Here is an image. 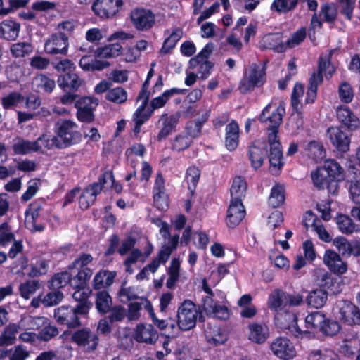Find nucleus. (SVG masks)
Masks as SVG:
<instances>
[{
    "mask_svg": "<svg viewBox=\"0 0 360 360\" xmlns=\"http://www.w3.org/2000/svg\"><path fill=\"white\" fill-rule=\"evenodd\" d=\"M268 307L276 312V319L283 329L288 330L295 338L302 339L303 337L309 338L311 333L308 331H302L297 325V317L295 313L285 310V291L276 288L269 295L267 300Z\"/></svg>",
    "mask_w": 360,
    "mask_h": 360,
    "instance_id": "obj_1",
    "label": "nucleus"
},
{
    "mask_svg": "<svg viewBox=\"0 0 360 360\" xmlns=\"http://www.w3.org/2000/svg\"><path fill=\"white\" fill-rule=\"evenodd\" d=\"M285 113V104L280 102L278 105L274 101L269 103L262 110L259 115L262 122L269 123V129L271 131L268 135L270 148L281 147L278 140V129L282 122L283 117Z\"/></svg>",
    "mask_w": 360,
    "mask_h": 360,
    "instance_id": "obj_2",
    "label": "nucleus"
},
{
    "mask_svg": "<svg viewBox=\"0 0 360 360\" xmlns=\"http://www.w3.org/2000/svg\"><path fill=\"white\" fill-rule=\"evenodd\" d=\"M56 133L63 148L79 143L82 138L77 124L70 120H58L56 124Z\"/></svg>",
    "mask_w": 360,
    "mask_h": 360,
    "instance_id": "obj_3",
    "label": "nucleus"
},
{
    "mask_svg": "<svg viewBox=\"0 0 360 360\" xmlns=\"http://www.w3.org/2000/svg\"><path fill=\"white\" fill-rule=\"evenodd\" d=\"M265 68L261 64L253 63L245 71L244 76L240 80L239 89L241 93L247 94L261 86L265 82Z\"/></svg>",
    "mask_w": 360,
    "mask_h": 360,
    "instance_id": "obj_4",
    "label": "nucleus"
},
{
    "mask_svg": "<svg viewBox=\"0 0 360 360\" xmlns=\"http://www.w3.org/2000/svg\"><path fill=\"white\" fill-rule=\"evenodd\" d=\"M199 311L191 300H186L180 304L176 311V323L182 331H188L196 326Z\"/></svg>",
    "mask_w": 360,
    "mask_h": 360,
    "instance_id": "obj_5",
    "label": "nucleus"
},
{
    "mask_svg": "<svg viewBox=\"0 0 360 360\" xmlns=\"http://www.w3.org/2000/svg\"><path fill=\"white\" fill-rule=\"evenodd\" d=\"M107 179H112V172L111 171H105L98 178V182L93 183L85 188L79 200L81 209L86 210L95 202L98 194L101 193L103 187L107 183Z\"/></svg>",
    "mask_w": 360,
    "mask_h": 360,
    "instance_id": "obj_6",
    "label": "nucleus"
},
{
    "mask_svg": "<svg viewBox=\"0 0 360 360\" xmlns=\"http://www.w3.org/2000/svg\"><path fill=\"white\" fill-rule=\"evenodd\" d=\"M270 350L280 360H293L297 355L295 345L285 337L275 338L270 345Z\"/></svg>",
    "mask_w": 360,
    "mask_h": 360,
    "instance_id": "obj_7",
    "label": "nucleus"
},
{
    "mask_svg": "<svg viewBox=\"0 0 360 360\" xmlns=\"http://www.w3.org/2000/svg\"><path fill=\"white\" fill-rule=\"evenodd\" d=\"M98 105V100L92 96H83L75 103L76 116L79 121L90 123L94 120V111Z\"/></svg>",
    "mask_w": 360,
    "mask_h": 360,
    "instance_id": "obj_8",
    "label": "nucleus"
},
{
    "mask_svg": "<svg viewBox=\"0 0 360 360\" xmlns=\"http://www.w3.org/2000/svg\"><path fill=\"white\" fill-rule=\"evenodd\" d=\"M69 47V38L62 32L51 34L44 42V51L49 55H67Z\"/></svg>",
    "mask_w": 360,
    "mask_h": 360,
    "instance_id": "obj_9",
    "label": "nucleus"
},
{
    "mask_svg": "<svg viewBox=\"0 0 360 360\" xmlns=\"http://www.w3.org/2000/svg\"><path fill=\"white\" fill-rule=\"evenodd\" d=\"M123 5V0H95L91 8L99 18H110L122 9Z\"/></svg>",
    "mask_w": 360,
    "mask_h": 360,
    "instance_id": "obj_10",
    "label": "nucleus"
},
{
    "mask_svg": "<svg viewBox=\"0 0 360 360\" xmlns=\"http://www.w3.org/2000/svg\"><path fill=\"white\" fill-rule=\"evenodd\" d=\"M72 340L86 352L95 351L99 342L98 335L88 328L75 331L72 336Z\"/></svg>",
    "mask_w": 360,
    "mask_h": 360,
    "instance_id": "obj_11",
    "label": "nucleus"
},
{
    "mask_svg": "<svg viewBox=\"0 0 360 360\" xmlns=\"http://www.w3.org/2000/svg\"><path fill=\"white\" fill-rule=\"evenodd\" d=\"M213 46L212 44H207L200 51V52L189 61L190 66L192 68H198V74L202 79H205L210 73L212 64L207 60L210 55L212 51Z\"/></svg>",
    "mask_w": 360,
    "mask_h": 360,
    "instance_id": "obj_12",
    "label": "nucleus"
},
{
    "mask_svg": "<svg viewBox=\"0 0 360 360\" xmlns=\"http://www.w3.org/2000/svg\"><path fill=\"white\" fill-rule=\"evenodd\" d=\"M81 315L77 308L62 306L55 309L54 317L60 324L67 325L69 328H76L81 325L79 316Z\"/></svg>",
    "mask_w": 360,
    "mask_h": 360,
    "instance_id": "obj_13",
    "label": "nucleus"
},
{
    "mask_svg": "<svg viewBox=\"0 0 360 360\" xmlns=\"http://www.w3.org/2000/svg\"><path fill=\"white\" fill-rule=\"evenodd\" d=\"M11 243L8 257L11 259L16 257L23 250V245L21 240H15L14 235L10 231L8 224L4 223L0 226V245L6 246Z\"/></svg>",
    "mask_w": 360,
    "mask_h": 360,
    "instance_id": "obj_14",
    "label": "nucleus"
},
{
    "mask_svg": "<svg viewBox=\"0 0 360 360\" xmlns=\"http://www.w3.org/2000/svg\"><path fill=\"white\" fill-rule=\"evenodd\" d=\"M327 136L333 146L340 153H347L349 150L350 137L339 127H330Z\"/></svg>",
    "mask_w": 360,
    "mask_h": 360,
    "instance_id": "obj_15",
    "label": "nucleus"
},
{
    "mask_svg": "<svg viewBox=\"0 0 360 360\" xmlns=\"http://www.w3.org/2000/svg\"><path fill=\"white\" fill-rule=\"evenodd\" d=\"M131 20L134 26L141 31L150 29L155 24V16L147 9L136 8L131 13Z\"/></svg>",
    "mask_w": 360,
    "mask_h": 360,
    "instance_id": "obj_16",
    "label": "nucleus"
},
{
    "mask_svg": "<svg viewBox=\"0 0 360 360\" xmlns=\"http://www.w3.org/2000/svg\"><path fill=\"white\" fill-rule=\"evenodd\" d=\"M266 154V143L261 140L255 141L250 146L248 153L252 167L255 169L261 167Z\"/></svg>",
    "mask_w": 360,
    "mask_h": 360,
    "instance_id": "obj_17",
    "label": "nucleus"
},
{
    "mask_svg": "<svg viewBox=\"0 0 360 360\" xmlns=\"http://www.w3.org/2000/svg\"><path fill=\"white\" fill-rule=\"evenodd\" d=\"M133 337L138 342L153 345L158 339V333L151 324L140 323L134 329Z\"/></svg>",
    "mask_w": 360,
    "mask_h": 360,
    "instance_id": "obj_18",
    "label": "nucleus"
},
{
    "mask_svg": "<svg viewBox=\"0 0 360 360\" xmlns=\"http://www.w3.org/2000/svg\"><path fill=\"white\" fill-rule=\"evenodd\" d=\"M179 120V114L176 113L169 115L167 113L162 114L158 120L160 131L157 136L158 141L166 139L173 131Z\"/></svg>",
    "mask_w": 360,
    "mask_h": 360,
    "instance_id": "obj_19",
    "label": "nucleus"
},
{
    "mask_svg": "<svg viewBox=\"0 0 360 360\" xmlns=\"http://www.w3.org/2000/svg\"><path fill=\"white\" fill-rule=\"evenodd\" d=\"M153 200L155 206L160 210L168 207V198L165 187V180L161 174H158L153 186Z\"/></svg>",
    "mask_w": 360,
    "mask_h": 360,
    "instance_id": "obj_20",
    "label": "nucleus"
},
{
    "mask_svg": "<svg viewBox=\"0 0 360 360\" xmlns=\"http://www.w3.org/2000/svg\"><path fill=\"white\" fill-rule=\"evenodd\" d=\"M323 262L335 274H343L347 271V263L333 250H328L325 252Z\"/></svg>",
    "mask_w": 360,
    "mask_h": 360,
    "instance_id": "obj_21",
    "label": "nucleus"
},
{
    "mask_svg": "<svg viewBox=\"0 0 360 360\" xmlns=\"http://www.w3.org/2000/svg\"><path fill=\"white\" fill-rule=\"evenodd\" d=\"M41 206L39 203H32L25 212V226L31 231H41L44 229V224L39 221V212Z\"/></svg>",
    "mask_w": 360,
    "mask_h": 360,
    "instance_id": "obj_22",
    "label": "nucleus"
},
{
    "mask_svg": "<svg viewBox=\"0 0 360 360\" xmlns=\"http://www.w3.org/2000/svg\"><path fill=\"white\" fill-rule=\"evenodd\" d=\"M245 215V210L242 201L231 200L227 211V225L231 228L236 227L240 223Z\"/></svg>",
    "mask_w": 360,
    "mask_h": 360,
    "instance_id": "obj_23",
    "label": "nucleus"
},
{
    "mask_svg": "<svg viewBox=\"0 0 360 360\" xmlns=\"http://www.w3.org/2000/svg\"><path fill=\"white\" fill-rule=\"evenodd\" d=\"M340 313L341 319L348 325L360 324V311L353 303L344 301L340 307Z\"/></svg>",
    "mask_w": 360,
    "mask_h": 360,
    "instance_id": "obj_24",
    "label": "nucleus"
},
{
    "mask_svg": "<svg viewBox=\"0 0 360 360\" xmlns=\"http://www.w3.org/2000/svg\"><path fill=\"white\" fill-rule=\"evenodd\" d=\"M337 118L349 130L355 131L360 127L359 119L353 113L347 106H340L338 108Z\"/></svg>",
    "mask_w": 360,
    "mask_h": 360,
    "instance_id": "obj_25",
    "label": "nucleus"
},
{
    "mask_svg": "<svg viewBox=\"0 0 360 360\" xmlns=\"http://www.w3.org/2000/svg\"><path fill=\"white\" fill-rule=\"evenodd\" d=\"M248 338L256 344H263L269 336V330L264 323H252L248 326Z\"/></svg>",
    "mask_w": 360,
    "mask_h": 360,
    "instance_id": "obj_26",
    "label": "nucleus"
},
{
    "mask_svg": "<svg viewBox=\"0 0 360 360\" xmlns=\"http://www.w3.org/2000/svg\"><path fill=\"white\" fill-rule=\"evenodd\" d=\"M333 245L339 252L344 257H349L352 255L358 257L360 255V242H349L344 237H337L333 240Z\"/></svg>",
    "mask_w": 360,
    "mask_h": 360,
    "instance_id": "obj_27",
    "label": "nucleus"
},
{
    "mask_svg": "<svg viewBox=\"0 0 360 360\" xmlns=\"http://www.w3.org/2000/svg\"><path fill=\"white\" fill-rule=\"evenodd\" d=\"M77 288L72 294L73 299L78 302L75 307L81 315H86L91 307V303L88 301L90 291L84 287H73Z\"/></svg>",
    "mask_w": 360,
    "mask_h": 360,
    "instance_id": "obj_28",
    "label": "nucleus"
},
{
    "mask_svg": "<svg viewBox=\"0 0 360 360\" xmlns=\"http://www.w3.org/2000/svg\"><path fill=\"white\" fill-rule=\"evenodd\" d=\"M326 172L328 178L333 184L344 179V169L334 159H328L324 162L321 167Z\"/></svg>",
    "mask_w": 360,
    "mask_h": 360,
    "instance_id": "obj_29",
    "label": "nucleus"
},
{
    "mask_svg": "<svg viewBox=\"0 0 360 360\" xmlns=\"http://www.w3.org/2000/svg\"><path fill=\"white\" fill-rule=\"evenodd\" d=\"M46 323V317L33 316L29 314L22 315L18 321L21 330H37Z\"/></svg>",
    "mask_w": 360,
    "mask_h": 360,
    "instance_id": "obj_30",
    "label": "nucleus"
},
{
    "mask_svg": "<svg viewBox=\"0 0 360 360\" xmlns=\"http://www.w3.org/2000/svg\"><path fill=\"white\" fill-rule=\"evenodd\" d=\"M58 86L63 91H77L82 84V79L74 72H68L58 77Z\"/></svg>",
    "mask_w": 360,
    "mask_h": 360,
    "instance_id": "obj_31",
    "label": "nucleus"
},
{
    "mask_svg": "<svg viewBox=\"0 0 360 360\" xmlns=\"http://www.w3.org/2000/svg\"><path fill=\"white\" fill-rule=\"evenodd\" d=\"M13 150L16 155H26L39 151L37 142L31 141L18 136L13 139Z\"/></svg>",
    "mask_w": 360,
    "mask_h": 360,
    "instance_id": "obj_32",
    "label": "nucleus"
},
{
    "mask_svg": "<svg viewBox=\"0 0 360 360\" xmlns=\"http://www.w3.org/2000/svg\"><path fill=\"white\" fill-rule=\"evenodd\" d=\"M239 126L232 120L226 127L225 145L230 151L235 150L238 146Z\"/></svg>",
    "mask_w": 360,
    "mask_h": 360,
    "instance_id": "obj_33",
    "label": "nucleus"
},
{
    "mask_svg": "<svg viewBox=\"0 0 360 360\" xmlns=\"http://www.w3.org/2000/svg\"><path fill=\"white\" fill-rule=\"evenodd\" d=\"M261 45L266 49H274L278 53L285 50V44L282 41L281 33H271L264 35L261 41Z\"/></svg>",
    "mask_w": 360,
    "mask_h": 360,
    "instance_id": "obj_34",
    "label": "nucleus"
},
{
    "mask_svg": "<svg viewBox=\"0 0 360 360\" xmlns=\"http://www.w3.org/2000/svg\"><path fill=\"white\" fill-rule=\"evenodd\" d=\"M20 25L15 21L6 19L0 23V37L7 40H15L19 34Z\"/></svg>",
    "mask_w": 360,
    "mask_h": 360,
    "instance_id": "obj_35",
    "label": "nucleus"
},
{
    "mask_svg": "<svg viewBox=\"0 0 360 360\" xmlns=\"http://www.w3.org/2000/svg\"><path fill=\"white\" fill-rule=\"evenodd\" d=\"M335 52V49L329 50L327 53H322L319 58L318 70L324 74L327 79H330L335 72V68L330 60Z\"/></svg>",
    "mask_w": 360,
    "mask_h": 360,
    "instance_id": "obj_36",
    "label": "nucleus"
},
{
    "mask_svg": "<svg viewBox=\"0 0 360 360\" xmlns=\"http://www.w3.org/2000/svg\"><path fill=\"white\" fill-rule=\"evenodd\" d=\"M311 176L314 186L318 189H323L327 186L329 191H330L332 187L336 188L338 186L337 184H334L331 181V179L328 178L326 172L321 167H319L312 172Z\"/></svg>",
    "mask_w": 360,
    "mask_h": 360,
    "instance_id": "obj_37",
    "label": "nucleus"
},
{
    "mask_svg": "<svg viewBox=\"0 0 360 360\" xmlns=\"http://www.w3.org/2000/svg\"><path fill=\"white\" fill-rule=\"evenodd\" d=\"M80 68L85 71L102 70L109 66L107 61L98 60L93 56H84L79 62Z\"/></svg>",
    "mask_w": 360,
    "mask_h": 360,
    "instance_id": "obj_38",
    "label": "nucleus"
},
{
    "mask_svg": "<svg viewBox=\"0 0 360 360\" xmlns=\"http://www.w3.org/2000/svg\"><path fill=\"white\" fill-rule=\"evenodd\" d=\"M116 272L101 270L94 276L93 280V288L96 290H101L107 288L113 283Z\"/></svg>",
    "mask_w": 360,
    "mask_h": 360,
    "instance_id": "obj_39",
    "label": "nucleus"
},
{
    "mask_svg": "<svg viewBox=\"0 0 360 360\" xmlns=\"http://www.w3.org/2000/svg\"><path fill=\"white\" fill-rule=\"evenodd\" d=\"M20 326L18 323H11L8 324L0 335V347L12 345L15 342L16 335Z\"/></svg>",
    "mask_w": 360,
    "mask_h": 360,
    "instance_id": "obj_40",
    "label": "nucleus"
},
{
    "mask_svg": "<svg viewBox=\"0 0 360 360\" xmlns=\"http://www.w3.org/2000/svg\"><path fill=\"white\" fill-rule=\"evenodd\" d=\"M182 90L178 88H172L165 91L161 95L153 98L150 103V108L154 110L165 106L167 101L174 95L180 94Z\"/></svg>",
    "mask_w": 360,
    "mask_h": 360,
    "instance_id": "obj_41",
    "label": "nucleus"
},
{
    "mask_svg": "<svg viewBox=\"0 0 360 360\" xmlns=\"http://www.w3.org/2000/svg\"><path fill=\"white\" fill-rule=\"evenodd\" d=\"M146 107L140 105L133 114V121L135 122L134 128L135 134H138L140 132L142 124L149 120L153 114L150 108L146 109Z\"/></svg>",
    "mask_w": 360,
    "mask_h": 360,
    "instance_id": "obj_42",
    "label": "nucleus"
},
{
    "mask_svg": "<svg viewBox=\"0 0 360 360\" xmlns=\"http://www.w3.org/2000/svg\"><path fill=\"white\" fill-rule=\"evenodd\" d=\"M247 184L244 178L236 176L230 188V193L232 200H240L245 195Z\"/></svg>",
    "mask_w": 360,
    "mask_h": 360,
    "instance_id": "obj_43",
    "label": "nucleus"
},
{
    "mask_svg": "<svg viewBox=\"0 0 360 360\" xmlns=\"http://www.w3.org/2000/svg\"><path fill=\"white\" fill-rule=\"evenodd\" d=\"M298 3L299 0H274L270 9L278 14H286L294 11Z\"/></svg>",
    "mask_w": 360,
    "mask_h": 360,
    "instance_id": "obj_44",
    "label": "nucleus"
},
{
    "mask_svg": "<svg viewBox=\"0 0 360 360\" xmlns=\"http://www.w3.org/2000/svg\"><path fill=\"white\" fill-rule=\"evenodd\" d=\"M307 155L316 162H319L326 157V150L323 144L317 141H310L305 148Z\"/></svg>",
    "mask_w": 360,
    "mask_h": 360,
    "instance_id": "obj_45",
    "label": "nucleus"
},
{
    "mask_svg": "<svg viewBox=\"0 0 360 360\" xmlns=\"http://www.w3.org/2000/svg\"><path fill=\"white\" fill-rule=\"evenodd\" d=\"M326 316L323 314H322L321 311H315L313 313H311L307 316L305 318V323L306 327L307 330H305L304 331H308L309 329L311 330H320L323 321H325ZM303 331L302 330H301ZM311 333V336L308 338L309 339L311 338L313 335ZM302 338H307V337H303Z\"/></svg>",
    "mask_w": 360,
    "mask_h": 360,
    "instance_id": "obj_46",
    "label": "nucleus"
},
{
    "mask_svg": "<svg viewBox=\"0 0 360 360\" xmlns=\"http://www.w3.org/2000/svg\"><path fill=\"white\" fill-rule=\"evenodd\" d=\"M328 300V293L321 289L311 291L307 297V303L315 308L319 309L325 305Z\"/></svg>",
    "mask_w": 360,
    "mask_h": 360,
    "instance_id": "obj_47",
    "label": "nucleus"
},
{
    "mask_svg": "<svg viewBox=\"0 0 360 360\" xmlns=\"http://www.w3.org/2000/svg\"><path fill=\"white\" fill-rule=\"evenodd\" d=\"M269 162L271 172L274 174H278L283 165L281 147L270 148Z\"/></svg>",
    "mask_w": 360,
    "mask_h": 360,
    "instance_id": "obj_48",
    "label": "nucleus"
},
{
    "mask_svg": "<svg viewBox=\"0 0 360 360\" xmlns=\"http://www.w3.org/2000/svg\"><path fill=\"white\" fill-rule=\"evenodd\" d=\"M122 46L119 43L110 44L103 47L98 48L95 54L103 58H115L122 54Z\"/></svg>",
    "mask_w": 360,
    "mask_h": 360,
    "instance_id": "obj_49",
    "label": "nucleus"
},
{
    "mask_svg": "<svg viewBox=\"0 0 360 360\" xmlns=\"http://www.w3.org/2000/svg\"><path fill=\"white\" fill-rule=\"evenodd\" d=\"M112 305V300L108 292L103 290L96 294V307L100 314H107Z\"/></svg>",
    "mask_w": 360,
    "mask_h": 360,
    "instance_id": "obj_50",
    "label": "nucleus"
},
{
    "mask_svg": "<svg viewBox=\"0 0 360 360\" xmlns=\"http://www.w3.org/2000/svg\"><path fill=\"white\" fill-rule=\"evenodd\" d=\"M24 96L18 91H12L1 98V105L5 110L12 109L18 107L22 103H24Z\"/></svg>",
    "mask_w": 360,
    "mask_h": 360,
    "instance_id": "obj_51",
    "label": "nucleus"
},
{
    "mask_svg": "<svg viewBox=\"0 0 360 360\" xmlns=\"http://www.w3.org/2000/svg\"><path fill=\"white\" fill-rule=\"evenodd\" d=\"M34 85L39 91L51 93L56 87L55 81L45 75H39L34 78Z\"/></svg>",
    "mask_w": 360,
    "mask_h": 360,
    "instance_id": "obj_52",
    "label": "nucleus"
},
{
    "mask_svg": "<svg viewBox=\"0 0 360 360\" xmlns=\"http://www.w3.org/2000/svg\"><path fill=\"white\" fill-rule=\"evenodd\" d=\"M303 94L304 86L299 83L295 84L291 96V104L293 109L296 111V115H293V116H296L300 119V125L303 124L301 112H300L301 108L300 98L302 97Z\"/></svg>",
    "mask_w": 360,
    "mask_h": 360,
    "instance_id": "obj_53",
    "label": "nucleus"
},
{
    "mask_svg": "<svg viewBox=\"0 0 360 360\" xmlns=\"http://www.w3.org/2000/svg\"><path fill=\"white\" fill-rule=\"evenodd\" d=\"M35 142H37L39 146V150L43 148L51 150L56 147L58 148H62L60 147V142L59 138L56 136L44 134L39 136Z\"/></svg>",
    "mask_w": 360,
    "mask_h": 360,
    "instance_id": "obj_54",
    "label": "nucleus"
},
{
    "mask_svg": "<svg viewBox=\"0 0 360 360\" xmlns=\"http://www.w3.org/2000/svg\"><path fill=\"white\" fill-rule=\"evenodd\" d=\"M285 201V189L282 185L276 184L271 188L269 204L274 208L281 205Z\"/></svg>",
    "mask_w": 360,
    "mask_h": 360,
    "instance_id": "obj_55",
    "label": "nucleus"
},
{
    "mask_svg": "<svg viewBox=\"0 0 360 360\" xmlns=\"http://www.w3.org/2000/svg\"><path fill=\"white\" fill-rule=\"evenodd\" d=\"M182 30L180 28H174L167 38L164 41L161 52L163 53H168L175 47L176 43L182 38Z\"/></svg>",
    "mask_w": 360,
    "mask_h": 360,
    "instance_id": "obj_56",
    "label": "nucleus"
},
{
    "mask_svg": "<svg viewBox=\"0 0 360 360\" xmlns=\"http://www.w3.org/2000/svg\"><path fill=\"white\" fill-rule=\"evenodd\" d=\"M308 360H340L338 355L332 349H323L311 351Z\"/></svg>",
    "mask_w": 360,
    "mask_h": 360,
    "instance_id": "obj_57",
    "label": "nucleus"
},
{
    "mask_svg": "<svg viewBox=\"0 0 360 360\" xmlns=\"http://www.w3.org/2000/svg\"><path fill=\"white\" fill-rule=\"evenodd\" d=\"M338 352L346 358H353L358 353V348L356 346L355 339L349 338L345 340L339 346Z\"/></svg>",
    "mask_w": 360,
    "mask_h": 360,
    "instance_id": "obj_58",
    "label": "nucleus"
},
{
    "mask_svg": "<svg viewBox=\"0 0 360 360\" xmlns=\"http://www.w3.org/2000/svg\"><path fill=\"white\" fill-rule=\"evenodd\" d=\"M77 274L72 278V287H85L92 276L93 271L90 268L77 269Z\"/></svg>",
    "mask_w": 360,
    "mask_h": 360,
    "instance_id": "obj_59",
    "label": "nucleus"
},
{
    "mask_svg": "<svg viewBox=\"0 0 360 360\" xmlns=\"http://www.w3.org/2000/svg\"><path fill=\"white\" fill-rule=\"evenodd\" d=\"M39 288L40 284L38 281L30 280L20 285V294L25 300H28Z\"/></svg>",
    "mask_w": 360,
    "mask_h": 360,
    "instance_id": "obj_60",
    "label": "nucleus"
},
{
    "mask_svg": "<svg viewBox=\"0 0 360 360\" xmlns=\"http://www.w3.org/2000/svg\"><path fill=\"white\" fill-rule=\"evenodd\" d=\"M41 328V330L37 334V339L41 341L47 342L58 334L57 327L51 325L47 318L46 324L43 325Z\"/></svg>",
    "mask_w": 360,
    "mask_h": 360,
    "instance_id": "obj_61",
    "label": "nucleus"
},
{
    "mask_svg": "<svg viewBox=\"0 0 360 360\" xmlns=\"http://www.w3.org/2000/svg\"><path fill=\"white\" fill-rule=\"evenodd\" d=\"M7 78L13 82L20 81L24 76L23 68L18 63H12L5 70Z\"/></svg>",
    "mask_w": 360,
    "mask_h": 360,
    "instance_id": "obj_62",
    "label": "nucleus"
},
{
    "mask_svg": "<svg viewBox=\"0 0 360 360\" xmlns=\"http://www.w3.org/2000/svg\"><path fill=\"white\" fill-rule=\"evenodd\" d=\"M105 98L110 102L121 104L127 100V93L122 87H116L107 92Z\"/></svg>",
    "mask_w": 360,
    "mask_h": 360,
    "instance_id": "obj_63",
    "label": "nucleus"
},
{
    "mask_svg": "<svg viewBox=\"0 0 360 360\" xmlns=\"http://www.w3.org/2000/svg\"><path fill=\"white\" fill-rule=\"evenodd\" d=\"M72 278L68 271L55 274L49 281V287L53 289L65 287L67 284L71 285Z\"/></svg>",
    "mask_w": 360,
    "mask_h": 360,
    "instance_id": "obj_64",
    "label": "nucleus"
}]
</instances>
